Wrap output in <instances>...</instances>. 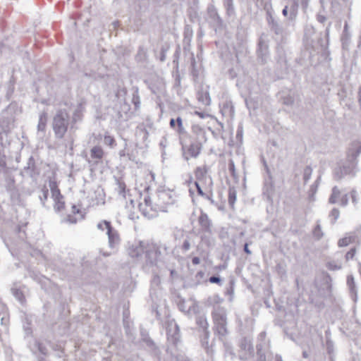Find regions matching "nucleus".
I'll use <instances>...</instances> for the list:
<instances>
[{
	"label": "nucleus",
	"instance_id": "obj_19",
	"mask_svg": "<svg viewBox=\"0 0 361 361\" xmlns=\"http://www.w3.org/2000/svg\"><path fill=\"white\" fill-rule=\"evenodd\" d=\"M116 187L115 190L117 192V193L119 195L122 196L123 197H126V184H125V183L118 179H116Z\"/></svg>",
	"mask_w": 361,
	"mask_h": 361
},
{
	"label": "nucleus",
	"instance_id": "obj_13",
	"mask_svg": "<svg viewBox=\"0 0 361 361\" xmlns=\"http://www.w3.org/2000/svg\"><path fill=\"white\" fill-rule=\"evenodd\" d=\"M47 122V114L45 111L40 113L37 124V133L42 137L44 135Z\"/></svg>",
	"mask_w": 361,
	"mask_h": 361
},
{
	"label": "nucleus",
	"instance_id": "obj_56",
	"mask_svg": "<svg viewBox=\"0 0 361 361\" xmlns=\"http://www.w3.org/2000/svg\"><path fill=\"white\" fill-rule=\"evenodd\" d=\"M72 212L73 214H78L80 212V209L76 207L75 205L72 206Z\"/></svg>",
	"mask_w": 361,
	"mask_h": 361
},
{
	"label": "nucleus",
	"instance_id": "obj_41",
	"mask_svg": "<svg viewBox=\"0 0 361 361\" xmlns=\"http://www.w3.org/2000/svg\"><path fill=\"white\" fill-rule=\"evenodd\" d=\"M195 185L196 187V189H197V194L201 196V197H203L204 198H209V195H207L206 193H204L201 188V186L200 185L199 183L195 181Z\"/></svg>",
	"mask_w": 361,
	"mask_h": 361
},
{
	"label": "nucleus",
	"instance_id": "obj_61",
	"mask_svg": "<svg viewBox=\"0 0 361 361\" xmlns=\"http://www.w3.org/2000/svg\"><path fill=\"white\" fill-rule=\"evenodd\" d=\"M0 322H1V325L6 324L5 317H1V314H0Z\"/></svg>",
	"mask_w": 361,
	"mask_h": 361
},
{
	"label": "nucleus",
	"instance_id": "obj_44",
	"mask_svg": "<svg viewBox=\"0 0 361 361\" xmlns=\"http://www.w3.org/2000/svg\"><path fill=\"white\" fill-rule=\"evenodd\" d=\"M209 281L211 283H219L220 284L221 282V279L219 276H212L209 279Z\"/></svg>",
	"mask_w": 361,
	"mask_h": 361
},
{
	"label": "nucleus",
	"instance_id": "obj_25",
	"mask_svg": "<svg viewBox=\"0 0 361 361\" xmlns=\"http://www.w3.org/2000/svg\"><path fill=\"white\" fill-rule=\"evenodd\" d=\"M208 13L217 23L220 24L221 23V20L214 6L209 7Z\"/></svg>",
	"mask_w": 361,
	"mask_h": 361
},
{
	"label": "nucleus",
	"instance_id": "obj_21",
	"mask_svg": "<svg viewBox=\"0 0 361 361\" xmlns=\"http://www.w3.org/2000/svg\"><path fill=\"white\" fill-rule=\"evenodd\" d=\"M341 195V191L337 186H334L332 189V193L329 199V202L331 204H335L337 202L338 198Z\"/></svg>",
	"mask_w": 361,
	"mask_h": 361
},
{
	"label": "nucleus",
	"instance_id": "obj_10",
	"mask_svg": "<svg viewBox=\"0 0 361 361\" xmlns=\"http://www.w3.org/2000/svg\"><path fill=\"white\" fill-rule=\"evenodd\" d=\"M157 252H159V249H157L155 245H149L147 243V248L145 250V261L146 264L149 266H156L159 262V257H157Z\"/></svg>",
	"mask_w": 361,
	"mask_h": 361
},
{
	"label": "nucleus",
	"instance_id": "obj_5",
	"mask_svg": "<svg viewBox=\"0 0 361 361\" xmlns=\"http://www.w3.org/2000/svg\"><path fill=\"white\" fill-rule=\"evenodd\" d=\"M197 133V140L191 143L188 147L187 153L183 154L185 160H189L190 157L197 158L202 148V144L207 141L206 133L204 129L197 128L195 130Z\"/></svg>",
	"mask_w": 361,
	"mask_h": 361
},
{
	"label": "nucleus",
	"instance_id": "obj_47",
	"mask_svg": "<svg viewBox=\"0 0 361 361\" xmlns=\"http://www.w3.org/2000/svg\"><path fill=\"white\" fill-rule=\"evenodd\" d=\"M348 203V197L347 194L343 195L341 198V205L345 207Z\"/></svg>",
	"mask_w": 361,
	"mask_h": 361
},
{
	"label": "nucleus",
	"instance_id": "obj_31",
	"mask_svg": "<svg viewBox=\"0 0 361 361\" xmlns=\"http://www.w3.org/2000/svg\"><path fill=\"white\" fill-rule=\"evenodd\" d=\"M155 246L157 249H159V252H162L163 255H168L171 252V248L166 243H159Z\"/></svg>",
	"mask_w": 361,
	"mask_h": 361
},
{
	"label": "nucleus",
	"instance_id": "obj_8",
	"mask_svg": "<svg viewBox=\"0 0 361 361\" xmlns=\"http://www.w3.org/2000/svg\"><path fill=\"white\" fill-rule=\"evenodd\" d=\"M180 335L178 324L174 320L169 322L167 326V339L169 343L176 345L180 342Z\"/></svg>",
	"mask_w": 361,
	"mask_h": 361
},
{
	"label": "nucleus",
	"instance_id": "obj_54",
	"mask_svg": "<svg viewBox=\"0 0 361 361\" xmlns=\"http://www.w3.org/2000/svg\"><path fill=\"white\" fill-rule=\"evenodd\" d=\"M192 262L193 264H199L200 262V259L198 257H194L192 259Z\"/></svg>",
	"mask_w": 361,
	"mask_h": 361
},
{
	"label": "nucleus",
	"instance_id": "obj_53",
	"mask_svg": "<svg viewBox=\"0 0 361 361\" xmlns=\"http://www.w3.org/2000/svg\"><path fill=\"white\" fill-rule=\"evenodd\" d=\"M326 345H327V350H328L329 353L331 354L333 350L332 343L331 342L327 341Z\"/></svg>",
	"mask_w": 361,
	"mask_h": 361
},
{
	"label": "nucleus",
	"instance_id": "obj_14",
	"mask_svg": "<svg viewBox=\"0 0 361 361\" xmlns=\"http://www.w3.org/2000/svg\"><path fill=\"white\" fill-rule=\"evenodd\" d=\"M196 323L199 326V327L202 328L204 331V334L205 335L206 338H209V332L208 331L209 324L207 320V318L204 316H199L196 319Z\"/></svg>",
	"mask_w": 361,
	"mask_h": 361
},
{
	"label": "nucleus",
	"instance_id": "obj_24",
	"mask_svg": "<svg viewBox=\"0 0 361 361\" xmlns=\"http://www.w3.org/2000/svg\"><path fill=\"white\" fill-rule=\"evenodd\" d=\"M137 61H144L147 59V49L143 47H140L135 56Z\"/></svg>",
	"mask_w": 361,
	"mask_h": 361
},
{
	"label": "nucleus",
	"instance_id": "obj_17",
	"mask_svg": "<svg viewBox=\"0 0 361 361\" xmlns=\"http://www.w3.org/2000/svg\"><path fill=\"white\" fill-rule=\"evenodd\" d=\"M49 187L51 189V195L54 200H59V199H63V196L61 194L59 189L57 188L54 182L50 181Z\"/></svg>",
	"mask_w": 361,
	"mask_h": 361
},
{
	"label": "nucleus",
	"instance_id": "obj_52",
	"mask_svg": "<svg viewBox=\"0 0 361 361\" xmlns=\"http://www.w3.org/2000/svg\"><path fill=\"white\" fill-rule=\"evenodd\" d=\"M243 250H244V252H245L246 254H247V255H251V254H252L251 250L248 248V243H246L244 245V248H243Z\"/></svg>",
	"mask_w": 361,
	"mask_h": 361
},
{
	"label": "nucleus",
	"instance_id": "obj_23",
	"mask_svg": "<svg viewBox=\"0 0 361 361\" xmlns=\"http://www.w3.org/2000/svg\"><path fill=\"white\" fill-rule=\"evenodd\" d=\"M176 122H177L178 123V131L179 133H183L184 132V128L183 126V122H182V119L180 117H178L176 120H175L174 118H171L170 120V126L171 128H174L176 126Z\"/></svg>",
	"mask_w": 361,
	"mask_h": 361
},
{
	"label": "nucleus",
	"instance_id": "obj_2",
	"mask_svg": "<svg viewBox=\"0 0 361 361\" xmlns=\"http://www.w3.org/2000/svg\"><path fill=\"white\" fill-rule=\"evenodd\" d=\"M361 153V142H354L349 149L345 164L335 169L334 178L340 180L346 176H354L356 173L357 157Z\"/></svg>",
	"mask_w": 361,
	"mask_h": 361
},
{
	"label": "nucleus",
	"instance_id": "obj_42",
	"mask_svg": "<svg viewBox=\"0 0 361 361\" xmlns=\"http://www.w3.org/2000/svg\"><path fill=\"white\" fill-rule=\"evenodd\" d=\"M355 253H356V248L355 247L351 248L345 255L346 261L353 259L354 256L355 255Z\"/></svg>",
	"mask_w": 361,
	"mask_h": 361
},
{
	"label": "nucleus",
	"instance_id": "obj_49",
	"mask_svg": "<svg viewBox=\"0 0 361 361\" xmlns=\"http://www.w3.org/2000/svg\"><path fill=\"white\" fill-rule=\"evenodd\" d=\"M351 199H352V202L354 204H357L358 200L357 197V192L355 190L351 191Z\"/></svg>",
	"mask_w": 361,
	"mask_h": 361
},
{
	"label": "nucleus",
	"instance_id": "obj_20",
	"mask_svg": "<svg viewBox=\"0 0 361 361\" xmlns=\"http://www.w3.org/2000/svg\"><path fill=\"white\" fill-rule=\"evenodd\" d=\"M197 98L198 101L203 105L208 106L210 104L211 98L208 92H199Z\"/></svg>",
	"mask_w": 361,
	"mask_h": 361
},
{
	"label": "nucleus",
	"instance_id": "obj_28",
	"mask_svg": "<svg viewBox=\"0 0 361 361\" xmlns=\"http://www.w3.org/2000/svg\"><path fill=\"white\" fill-rule=\"evenodd\" d=\"M49 195V190L47 187H43L40 190V193L39 195V198L42 202L43 206L45 205V201L47 200Z\"/></svg>",
	"mask_w": 361,
	"mask_h": 361
},
{
	"label": "nucleus",
	"instance_id": "obj_26",
	"mask_svg": "<svg viewBox=\"0 0 361 361\" xmlns=\"http://www.w3.org/2000/svg\"><path fill=\"white\" fill-rule=\"evenodd\" d=\"M236 191L234 188H229L228 190V203L231 207H233V205L236 200Z\"/></svg>",
	"mask_w": 361,
	"mask_h": 361
},
{
	"label": "nucleus",
	"instance_id": "obj_48",
	"mask_svg": "<svg viewBox=\"0 0 361 361\" xmlns=\"http://www.w3.org/2000/svg\"><path fill=\"white\" fill-rule=\"evenodd\" d=\"M173 75L176 78V82L177 85H180V73L178 71V69H176V71L173 73Z\"/></svg>",
	"mask_w": 361,
	"mask_h": 361
},
{
	"label": "nucleus",
	"instance_id": "obj_46",
	"mask_svg": "<svg viewBox=\"0 0 361 361\" xmlns=\"http://www.w3.org/2000/svg\"><path fill=\"white\" fill-rule=\"evenodd\" d=\"M63 221L70 224H75L77 222V219L69 214L64 219Z\"/></svg>",
	"mask_w": 361,
	"mask_h": 361
},
{
	"label": "nucleus",
	"instance_id": "obj_50",
	"mask_svg": "<svg viewBox=\"0 0 361 361\" xmlns=\"http://www.w3.org/2000/svg\"><path fill=\"white\" fill-rule=\"evenodd\" d=\"M144 341H145V343L149 347H154L155 346L154 341L150 338H145Z\"/></svg>",
	"mask_w": 361,
	"mask_h": 361
},
{
	"label": "nucleus",
	"instance_id": "obj_51",
	"mask_svg": "<svg viewBox=\"0 0 361 361\" xmlns=\"http://www.w3.org/2000/svg\"><path fill=\"white\" fill-rule=\"evenodd\" d=\"M38 350L42 354H47V348L40 343H38Z\"/></svg>",
	"mask_w": 361,
	"mask_h": 361
},
{
	"label": "nucleus",
	"instance_id": "obj_39",
	"mask_svg": "<svg viewBox=\"0 0 361 361\" xmlns=\"http://www.w3.org/2000/svg\"><path fill=\"white\" fill-rule=\"evenodd\" d=\"M190 247H191V245H190V240L189 238V237H187L183 243V245H182V250L185 252L187 251H188L190 249Z\"/></svg>",
	"mask_w": 361,
	"mask_h": 361
},
{
	"label": "nucleus",
	"instance_id": "obj_29",
	"mask_svg": "<svg viewBox=\"0 0 361 361\" xmlns=\"http://www.w3.org/2000/svg\"><path fill=\"white\" fill-rule=\"evenodd\" d=\"M312 173V169L310 166H307L303 172V180L304 183H307L308 180L310 179Z\"/></svg>",
	"mask_w": 361,
	"mask_h": 361
},
{
	"label": "nucleus",
	"instance_id": "obj_11",
	"mask_svg": "<svg viewBox=\"0 0 361 361\" xmlns=\"http://www.w3.org/2000/svg\"><path fill=\"white\" fill-rule=\"evenodd\" d=\"M257 56L262 62L266 61L269 58V44L262 37L258 43Z\"/></svg>",
	"mask_w": 361,
	"mask_h": 361
},
{
	"label": "nucleus",
	"instance_id": "obj_34",
	"mask_svg": "<svg viewBox=\"0 0 361 361\" xmlns=\"http://www.w3.org/2000/svg\"><path fill=\"white\" fill-rule=\"evenodd\" d=\"M326 267L331 271H337L341 269V264L334 261L329 262L326 264Z\"/></svg>",
	"mask_w": 361,
	"mask_h": 361
},
{
	"label": "nucleus",
	"instance_id": "obj_12",
	"mask_svg": "<svg viewBox=\"0 0 361 361\" xmlns=\"http://www.w3.org/2000/svg\"><path fill=\"white\" fill-rule=\"evenodd\" d=\"M198 223L202 230L205 233H212V222L208 215L204 212H201L198 218Z\"/></svg>",
	"mask_w": 361,
	"mask_h": 361
},
{
	"label": "nucleus",
	"instance_id": "obj_33",
	"mask_svg": "<svg viewBox=\"0 0 361 361\" xmlns=\"http://www.w3.org/2000/svg\"><path fill=\"white\" fill-rule=\"evenodd\" d=\"M224 6L228 15L233 14L234 7L233 4V0H224Z\"/></svg>",
	"mask_w": 361,
	"mask_h": 361
},
{
	"label": "nucleus",
	"instance_id": "obj_40",
	"mask_svg": "<svg viewBox=\"0 0 361 361\" xmlns=\"http://www.w3.org/2000/svg\"><path fill=\"white\" fill-rule=\"evenodd\" d=\"M234 285L235 281L233 279H231L229 281V287L226 290V293L230 295H233L234 293Z\"/></svg>",
	"mask_w": 361,
	"mask_h": 361
},
{
	"label": "nucleus",
	"instance_id": "obj_35",
	"mask_svg": "<svg viewBox=\"0 0 361 361\" xmlns=\"http://www.w3.org/2000/svg\"><path fill=\"white\" fill-rule=\"evenodd\" d=\"M108 226H112L111 222L109 221H106V220H103L97 224V228L101 231H104V229H106V231H107L109 229Z\"/></svg>",
	"mask_w": 361,
	"mask_h": 361
},
{
	"label": "nucleus",
	"instance_id": "obj_59",
	"mask_svg": "<svg viewBox=\"0 0 361 361\" xmlns=\"http://www.w3.org/2000/svg\"><path fill=\"white\" fill-rule=\"evenodd\" d=\"M296 17V15L294 12H291L290 14L289 20H294Z\"/></svg>",
	"mask_w": 361,
	"mask_h": 361
},
{
	"label": "nucleus",
	"instance_id": "obj_9",
	"mask_svg": "<svg viewBox=\"0 0 361 361\" xmlns=\"http://www.w3.org/2000/svg\"><path fill=\"white\" fill-rule=\"evenodd\" d=\"M109 226V229L106 231L108 235V245L110 249L114 253L118 250L121 243V238L118 232L112 226Z\"/></svg>",
	"mask_w": 361,
	"mask_h": 361
},
{
	"label": "nucleus",
	"instance_id": "obj_4",
	"mask_svg": "<svg viewBox=\"0 0 361 361\" xmlns=\"http://www.w3.org/2000/svg\"><path fill=\"white\" fill-rule=\"evenodd\" d=\"M212 314L214 333L221 339L228 334L226 311L222 307L216 306L214 307Z\"/></svg>",
	"mask_w": 361,
	"mask_h": 361
},
{
	"label": "nucleus",
	"instance_id": "obj_57",
	"mask_svg": "<svg viewBox=\"0 0 361 361\" xmlns=\"http://www.w3.org/2000/svg\"><path fill=\"white\" fill-rule=\"evenodd\" d=\"M358 101L361 106V85L359 87L358 89Z\"/></svg>",
	"mask_w": 361,
	"mask_h": 361
},
{
	"label": "nucleus",
	"instance_id": "obj_38",
	"mask_svg": "<svg viewBox=\"0 0 361 361\" xmlns=\"http://www.w3.org/2000/svg\"><path fill=\"white\" fill-rule=\"evenodd\" d=\"M313 234H314V237H316L318 240L320 239L323 236V233L322 232L321 226H320L319 221H317V224L313 231Z\"/></svg>",
	"mask_w": 361,
	"mask_h": 361
},
{
	"label": "nucleus",
	"instance_id": "obj_18",
	"mask_svg": "<svg viewBox=\"0 0 361 361\" xmlns=\"http://www.w3.org/2000/svg\"><path fill=\"white\" fill-rule=\"evenodd\" d=\"M104 156V151L100 146H94L90 149V157L92 159H101Z\"/></svg>",
	"mask_w": 361,
	"mask_h": 361
},
{
	"label": "nucleus",
	"instance_id": "obj_45",
	"mask_svg": "<svg viewBox=\"0 0 361 361\" xmlns=\"http://www.w3.org/2000/svg\"><path fill=\"white\" fill-rule=\"evenodd\" d=\"M330 216H333L334 217V223L336 221V220L338 218L339 216V211L338 209L334 208L331 210V213H330Z\"/></svg>",
	"mask_w": 361,
	"mask_h": 361
},
{
	"label": "nucleus",
	"instance_id": "obj_37",
	"mask_svg": "<svg viewBox=\"0 0 361 361\" xmlns=\"http://www.w3.org/2000/svg\"><path fill=\"white\" fill-rule=\"evenodd\" d=\"M55 204H54V209L57 212L61 211L65 206L64 202L62 200V199H59V200H54Z\"/></svg>",
	"mask_w": 361,
	"mask_h": 361
},
{
	"label": "nucleus",
	"instance_id": "obj_63",
	"mask_svg": "<svg viewBox=\"0 0 361 361\" xmlns=\"http://www.w3.org/2000/svg\"><path fill=\"white\" fill-rule=\"evenodd\" d=\"M202 344L203 345H204V344L207 345L208 344V338L207 339L205 336H204V340L202 341Z\"/></svg>",
	"mask_w": 361,
	"mask_h": 361
},
{
	"label": "nucleus",
	"instance_id": "obj_64",
	"mask_svg": "<svg viewBox=\"0 0 361 361\" xmlns=\"http://www.w3.org/2000/svg\"><path fill=\"white\" fill-rule=\"evenodd\" d=\"M163 255L162 252H157V257H159V261L161 259V256Z\"/></svg>",
	"mask_w": 361,
	"mask_h": 361
},
{
	"label": "nucleus",
	"instance_id": "obj_32",
	"mask_svg": "<svg viewBox=\"0 0 361 361\" xmlns=\"http://www.w3.org/2000/svg\"><path fill=\"white\" fill-rule=\"evenodd\" d=\"M104 142L105 145L109 146L111 148L114 147V146L116 145V141L114 138L109 135H106L104 136Z\"/></svg>",
	"mask_w": 361,
	"mask_h": 361
},
{
	"label": "nucleus",
	"instance_id": "obj_55",
	"mask_svg": "<svg viewBox=\"0 0 361 361\" xmlns=\"http://www.w3.org/2000/svg\"><path fill=\"white\" fill-rule=\"evenodd\" d=\"M293 103V99L292 98H287L284 100V104L287 105H290Z\"/></svg>",
	"mask_w": 361,
	"mask_h": 361
},
{
	"label": "nucleus",
	"instance_id": "obj_15",
	"mask_svg": "<svg viewBox=\"0 0 361 361\" xmlns=\"http://www.w3.org/2000/svg\"><path fill=\"white\" fill-rule=\"evenodd\" d=\"M240 348L241 350L248 352L250 354H252L254 348L252 344V341L249 338L245 337L240 340Z\"/></svg>",
	"mask_w": 361,
	"mask_h": 361
},
{
	"label": "nucleus",
	"instance_id": "obj_16",
	"mask_svg": "<svg viewBox=\"0 0 361 361\" xmlns=\"http://www.w3.org/2000/svg\"><path fill=\"white\" fill-rule=\"evenodd\" d=\"M347 283L351 293L353 300L356 302L357 298V290L355 287V279L353 276H348L347 278Z\"/></svg>",
	"mask_w": 361,
	"mask_h": 361
},
{
	"label": "nucleus",
	"instance_id": "obj_1",
	"mask_svg": "<svg viewBox=\"0 0 361 361\" xmlns=\"http://www.w3.org/2000/svg\"><path fill=\"white\" fill-rule=\"evenodd\" d=\"M176 200L172 192L169 190H159L153 200L149 196L144 198V204L140 203V209L142 214L148 217L153 218L159 212H166L167 207L174 204Z\"/></svg>",
	"mask_w": 361,
	"mask_h": 361
},
{
	"label": "nucleus",
	"instance_id": "obj_36",
	"mask_svg": "<svg viewBox=\"0 0 361 361\" xmlns=\"http://www.w3.org/2000/svg\"><path fill=\"white\" fill-rule=\"evenodd\" d=\"M228 170L231 174V176L234 178H237L236 171H235V167L233 160L230 159L228 161Z\"/></svg>",
	"mask_w": 361,
	"mask_h": 361
},
{
	"label": "nucleus",
	"instance_id": "obj_3",
	"mask_svg": "<svg viewBox=\"0 0 361 361\" xmlns=\"http://www.w3.org/2000/svg\"><path fill=\"white\" fill-rule=\"evenodd\" d=\"M70 116L64 109L56 111L52 119V129L56 139L64 137L69 126Z\"/></svg>",
	"mask_w": 361,
	"mask_h": 361
},
{
	"label": "nucleus",
	"instance_id": "obj_60",
	"mask_svg": "<svg viewBox=\"0 0 361 361\" xmlns=\"http://www.w3.org/2000/svg\"><path fill=\"white\" fill-rule=\"evenodd\" d=\"M282 13L284 16H287L288 15V6H286L285 8L282 11Z\"/></svg>",
	"mask_w": 361,
	"mask_h": 361
},
{
	"label": "nucleus",
	"instance_id": "obj_43",
	"mask_svg": "<svg viewBox=\"0 0 361 361\" xmlns=\"http://www.w3.org/2000/svg\"><path fill=\"white\" fill-rule=\"evenodd\" d=\"M206 171L201 169L200 167L197 168L195 171V176L197 179H201L203 178Z\"/></svg>",
	"mask_w": 361,
	"mask_h": 361
},
{
	"label": "nucleus",
	"instance_id": "obj_30",
	"mask_svg": "<svg viewBox=\"0 0 361 361\" xmlns=\"http://www.w3.org/2000/svg\"><path fill=\"white\" fill-rule=\"evenodd\" d=\"M13 296L20 302L23 303L25 297L23 292L18 289H12Z\"/></svg>",
	"mask_w": 361,
	"mask_h": 361
},
{
	"label": "nucleus",
	"instance_id": "obj_27",
	"mask_svg": "<svg viewBox=\"0 0 361 361\" xmlns=\"http://www.w3.org/2000/svg\"><path fill=\"white\" fill-rule=\"evenodd\" d=\"M34 168H35V159H33L32 157H30L28 159L27 166H25L24 170L25 171L26 173H27L28 174H30L31 176L32 173L34 170Z\"/></svg>",
	"mask_w": 361,
	"mask_h": 361
},
{
	"label": "nucleus",
	"instance_id": "obj_58",
	"mask_svg": "<svg viewBox=\"0 0 361 361\" xmlns=\"http://www.w3.org/2000/svg\"><path fill=\"white\" fill-rule=\"evenodd\" d=\"M317 20L320 23H324L326 20V18L324 16H319Z\"/></svg>",
	"mask_w": 361,
	"mask_h": 361
},
{
	"label": "nucleus",
	"instance_id": "obj_22",
	"mask_svg": "<svg viewBox=\"0 0 361 361\" xmlns=\"http://www.w3.org/2000/svg\"><path fill=\"white\" fill-rule=\"evenodd\" d=\"M354 241H355V236L350 235L345 236V237L340 239L338 242V247H345Z\"/></svg>",
	"mask_w": 361,
	"mask_h": 361
},
{
	"label": "nucleus",
	"instance_id": "obj_6",
	"mask_svg": "<svg viewBox=\"0 0 361 361\" xmlns=\"http://www.w3.org/2000/svg\"><path fill=\"white\" fill-rule=\"evenodd\" d=\"M267 23L270 27L271 31L274 32L275 39L276 40H279L283 42L289 35V32L286 30V28L283 25L276 21L271 15H269L268 17Z\"/></svg>",
	"mask_w": 361,
	"mask_h": 361
},
{
	"label": "nucleus",
	"instance_id": "obj_62",
	"mask_svg": "<svg viewBox=\"0 0 361 361\" xmlns=\"http://www.w3.org/2000/svg\"><path fill=\"white\" fill-rule=\"evenodd\" d=\"M276 361H283L281 356L276 355Z\"/></svg>",
	"mask_w": 361,
	"mask_h": 361
},
{
	"label": "nucleus",
	"instance_id": "obj_7",
	"mask_svg": "<svg viewBox=\"0 0 361 361\" xmlns=\"http://www.w3.org/2000/svg\"><path fill=\"white\" fill-rule=\"evenodd\" d=\"M145 241H135L128 247V254L133 258L139 259L142 257L143 253L145 252V250L147 245Z\"/></svg>",
	"mask_w": 361,
	"mask_h": 361
}]
</instances>
